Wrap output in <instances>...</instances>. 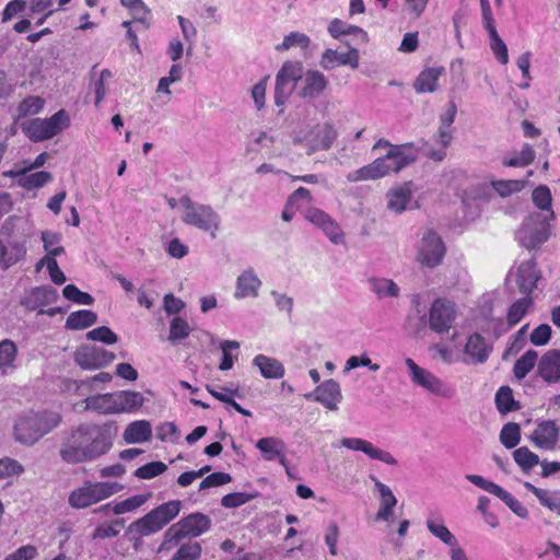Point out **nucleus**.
<instances>
[{
    "instance_id": "f257e3e1",
    "label": "nucleus",
    "mask_w": 560,
    "mask_h": 560,
    "mask_svg": "<svg viewBox=\"0 0 560 560\" xmlns=\"http://www.w3.org/2000/svg\"><path fill=\"white\" fill-rule=\"evenodd\" d=\"M381 148H388V152L372 163L349 173L347 176L349 182L378 179L390 173H397L416 161L412 143L392 144L386 139H380L374 143L373 150Z\"/></svg>"
},
{
    "instance_id": "f03ea898",
    "label": "nucleus",
    "mask_w": 560,
    "mask_h": 560,
    "mask_svg": "<svg viewBox=\"0 0 560 560\" xmlns=\"http://www.w3.org/2000/svg\"><path fill=\"white\" fill-rule=\"evenodd\" d=\"M59 422L60 417L55 412L30 411L16 421L14 425L15 439L23 444L32 445L56 428Z\"/></svg>"
},
{
    "instance_id": "7ed1b4c3",
    "label": "nucleus",
    "mask_w": 560,
    "mask_h": 560,
    "mask_svg": "<svg viewBox=\"0 0 560 560\" xmlns=\"http://www.w3.org/2000/svg\"><path fill=\"white\" fill-rule=\"evenodd\" d=\"M182 501L171 500L151 510L144 516L132 522L128 530L131 534L144 537L160 532L171 523L180 512Z\"/></svg>"
},
{
    "instance_id": "20e7f679",
    "label": "nucleus",
    "mask_w": 560,
    "mask_h": 560,
    "mask_svg": "<svg viewBox=\"0 0 560 560\" xmlns=\"http://www.w3.org/2000/svg\"><path fill=\"white\" fill-rule=\"evenodd\" d=\"M72 433L84 451L96 452L93 459L107 453L113 445L112 429L107 424L82 423Z\"/></svg>"
},
{
    "instance_id": "39448f33",
    "label": "nucleus",
    "mask_w": 560,
    "mask_h": 560,
    "mask_svg": "<svg viewBox=\"0 0 560 560\" xmlns=\"http://www.w3.org/2000/svg\"><path fill=\"white\" fill-rule=\"evenodd\" d=\"M121 487L117 482L101 481V482H85L84 486L71 491L68 498L70 506L73 509H86L93 504H96L115 493H117Z\"/></svg>"
},
{
    "instance_id": "423d86ee",
    "label": "nucleus",
    "mask_w": 560,
    "mask_h": 560,
    "mask_svg": "<svg viewBox=\"0 0 560 560\" xmlns=\"http://www.w3.org/2000/svg\"><path fill=\"white\" fill-rule=\"evenodd\" d=\"M180 202L184 207L183 221L215 237L220 226L219 214L210 206L194 203L189 197H183Z\"/></svg>"
},
{
    "instance_id": "0eeeda50",
    "label": "nucleus",
    "mask_w": 560,
    "mask_h": 560,
    "mask_svg": "<svg viewBox=\"0 0 560 560\" xmlns=\"http://www.w3.org/2000/svg\"><path fill=\"white\" fill-rule=\"evenodd\" d=\"M211 520L202 513H191L173 524L165 533V541L178 544L184 538L198 537L206 533Z\"/></svg>"
},
{
    "instance_id": "6e6552de",
    "label": "nucleus",
    "mask_w": 560,
    "mask_h": 560,
    "mask_svg": "<svg viewBox=\"0 0 560 560\" xmlns=\"http://www.w3.org/2000/svg\"><path fill=\"white\" fill-rule=\"evenodd\" d=\"M457 318L456 304L447 299H435L429 310V327L436 334H446Z\"/></svg>"
},
{
    "instance_id": "1a4fd4ad",
    "label": "nucleus",
    "mask_w": 560,
    "mask_h": 560,
    "mask_svg": "<svg viewBox=\"0 0 560 560\" xmlns=\"http://www.w3.org/2000/svg\"><path fill=\"white\" fill-rule=\"evenodd\" d=\"M445 250L442 238L436 232L430 230L422 236L417 259L422 266L434 268L442 262Z\"/></svg>"
},
{
    "instance_id": "9d476101",
    "label": "nucleus",
    "mask_w": 560,
    "mask_h": 560,
    "mask_svg": "<svg viewBox=\"0 0 560 560\" xmlns=\"http://www.w3.org/2000/svg\"><path fill=\"white\" fill-rule=\"evenodd\" d=\"M466 478L476 487L501 499L517 516L523 518L528 516L527 508L501 486L489 481L479 475H467Z\"/></svg>"
},
{
    "instance_id": "9b49d317",
    "label": "nucleus",
    "mask_w": 560,
    "mask_h": 560,
    "mask_svg": "<svg viewBox=\"0 0 560 560\" xmlns=\"http://www.w3.org/2000/svg\"><path fill=\"white\" fill-rule=\"evenodd\" d=\"M115 354L104 348L83 345L74 352L75 363L83 370H95L108 365Z\"/></svg>"
},
{
    "instance_id": "f8f14e48",
    "label": "nucleus",
    "mask_w": 560,
    "mask_h": 560,
    "mask_svg": "<svg viewBox=\"0 0 560 560\" xmlns=\"http://www.w3.org/2000/svg\"><path fill=\"white\" fill-rule=\"evenodd\" d=\"M406 365L409 369L411 381L425 388L427 390L441 395L443 397H450L452 390L450 387L444 385V383L436 377L433 373L419 366L412 359H406Z\"/></svg>"
},
{
    "instance_id": "ddd939ff",
    "label": "nucleus",
    "mask_w": 560,
    "mask_h": 560,
    "mask_svg": "<svg viewBox=\"0 0 560 560\" xmlns=\"http://www.w3.org/2000/svg\"><path fill=\"white\" fill-rule=\"evenodd\" d=\"M560 429L553 420H544L537 423L529 435V440L537 448L552 451L557 447Z\"/></svg>"
},
{
    "instance_id": "4468645a",
    "label": "nucleus",
    "mask_w": 560,
    "mask_h": 560,
    "mask_svg": "<svg viewBox=\"0 0 560 560\" xmlns=\"http://www.w3.org/2000/svg\"><path fill=\"white\" fill-rule=\"evenodd\" d=\"M307 398L313 397L315 401L320 402L328 410L335 411L342 400V394L338 382L335 380H326L318 385L313 394L307 395Z\"/></svg>"
},
{
    "instance_id": "2eb2a0df",
    "label": "nucleus",
    "mask_w": 560,
    "mask_h": 560,
    "mask_svg": "<svg viewBox=\"0 0 560 560\" xmlns=\"http://www.w3.org/2000/svg\"><path fill=\"white\" fill-rule=\"evenodd\" d=\"M340 443L349 450L363 452L372 459H377L388 465L397 464V460L389 452L375 447L366 440L360 438H343Z\"/></svg>"
},
{
    "instance_id": "dca6fc26",
    "label": "nucleus",
    "mask_w": 560,
    "mask_h": 560,
    "mask_svg": "<svg viewBox=\"0 0 560 560\" xmlns=\"http://www.w3.org/2000/svg\"><path fill=\"white\" fill-rule=\"evenodd\" d=\"M537 374L549 384L560 381L559 349H551L542 354L537 363Z\"/></svg>"
},
{
    "instance_id": "f3484780",
    "label": "nucleus",
    "mask_w": 560,
    "mask_h": 560,
    "mask_svg": "<svg viewBox=\"0 0 560 560\" xmlns=\"http://www.w3.org/2000/svg\"><path fill=\"white\" fill-rule=\"evenodd\" d=\"M337 136V130L330 122L316 126L307 136L312 152L329 150L336 141Z\"/></svg>"
},
{
    "instance_id": "a211bd4d",
    "label": "nucleus",
    "mask_w": 560,
    "mask_h": 560,
    "mask_svg": "<svg viewBox=\"0 0 560 560\" xmlns=\"http://www.w3.org/2000/svg\"><path fill=\"white\" fill-rule=\"evenodd\" d=\"M57 299L58 292L56 289L49 285H42L33 288L31 292L21 300V305L28 311H35L56 302Z\"/></svg>"
},
{
    "instance_id": "6ab92c4d",
    "label": "nucleus",
    "mask_w": 560,
    "mask_h": 560,
    "mask_svg": "<svg viewBox=\"0 0 560 560\" xmlns=\"http://www.w3.org/2000/svg\"><path fill=\"white\" fill-rule=\"evenodd\" d=\"M96 452H93V450L84 451L72 432L60 447V456L68 464H79L93 460V455Z\"/></svg>"
},
{
    "instance_id": "aec40b11",
    "label": "nucleus",
    "mask_w": 560,
    "mask_h": 560,
    "mask_svg": "<svg viewBox=\"0 0 560 560\" xmlns=\"http://www.w3.org/2000/svg\"><path fill=\"white\" fill-rule=\"evenodd\" d=\"M320 65L324 69H331L335 66L359 67V52L355 48H350L347 52H338L334 49H326L322 56Z\"/></svg>"
},
{
    "instance_id": "412c9836",
    "label": "nucleus",
    "mask_w": 560,
    "mask_h": 560,
    "mask_svg": "<svg viewBox=\"0 0 560 560\" xmlns=\"http://www.w3.org/2000/svg\"><path fill=\"white\" fill-rule=\"evenodd\" d=\"M491 347L486 342V339L478 332L470 335L465 345V354L474 364L485 363L491 352Z\"/></svg>"
},
{
    "instance_id": "4be33fe9",
    "label": "nucleus",
    "mask_w": 560,
    "mask_h": 560,
    "mask_svg": "<svg viewBox=\"0 0 560 560\" xmlns=\"http://www.w3.org/2000/svg\"><path fill=\"white\" fill-rule=\"evenodd\" d=\"M445 73L444 67L424 68L413 81L417 93H433L438 90L439 79Z\"/></svg>"
},
{
    "instance_id": "5701e85b",
    "label": "nucleus",
    "mask_w": 560,
    "mask_h": 560,
    "mask_svg": "<svg viewBox=\"0 0 560 560\" xmlns=\"http://www.w3.org/2000/svg\"><path fill=\"white\" fill-rule=\"evenodd\" d=\"M151 492L135 494L119 502L106 503L100 509V511L107 512L110 510L115 515L126 514L136 511L145 504L151 499Z\"/></svg>"
},
{
    "instance_id": "b1692460",
    "label": "nucleus",
    "mask_w": 560,
    "mask_h": 560,
    "mask_svg": "<svg viewBox=\"0 0 560 560\" xmlns=\"http://www.w3.org/2000/svg\"><path fill=\"white\" fill-rule=\"evenodd\" d=\"M256 447L262 453L266 460H279L282 466H287L284 454V442L278 438H262L256 443Z\"/></svg>"
},
{
    "instance_id": "393cba45",
    "label": "nucleus",
    "mask_w": 560,
    "mask_h": 560,
    "mask_svg": "<svg viewBox=\"0 0 560 560\" xmlns=\"http://www.w3.org/2000/svg\"><path fill=\"white\" fill-rule=\"evenodd\" d=\"M328 32L331 35V37L336 39L342 40L343 36H353L361 43L368 42V33L363 28L357 25H351L339 19H334L329 23Z\"/></svg>"
},
{
    "instance_id": "a878e982",
    "label": "nucleus",
    "mask_w": 560,
    "mask_h": 560,
    "mask_svg": "<svg viewBox=\"0 0 560 560\" xmlns=\"http://www.w3.org/2000/svg\"><path fill=\"white\" fill-rule=\"evenodd\" d=\"M540 276L534 260H527L520 265L517 282L521 292L530 293L536 287Z\"/></svg>"
},
{
    "instance_id": "bb28decb",
    "label": "nucleus",
    "mask_w": 560,
    "mask_h": 560,
    "mask_svg": "<svg viewBox=\"0 0 560 560\" xmlns=\"http://www.w3.org/2000/svg\"><path fill=\"white\" fill-rule=\"evenodd\" d=\"M84 402L85 409L93 410L102 415L118 413L115 393L90 396L84 400Z\"/></svg>"
},
{
    "instance_id": "cd10ccee",
    "label": "nucleus",
    "mask_w": 560,
    "mask_h": 560,
    "mask_svg": "<svg viewBox=\"0 0 560 560\" xmlns=\"http://www.w3.org/2000/svg\"><path fill=\"white\" fill-rule=\"evenodd\" d=\"M260 284L261 282L254 273L253 269L245 270L237 278L235 298L257 296Z\"/></svg>"
},
{
    "instance_id": "c85d7f7f",
    "label": "nucleus",
    "mask_w": 560,
    "mask_h": 560,
    "mask_svg": "<svg viewBox=\"0 0 560 560\" xmlns=\"http://www.w3.org/2000/svg\"><path fill=\"white\" fill-rule=\"evenodd\" d=\"M118 413L136 412L144 402V397L140 392L119 390L115 392Z\"/></svg>"
},
{
    "instance_id": "c756f323",
    "label": "nucleus",
    "mask_w": 560,
    "mask_h": 560,
    "mask_svg": "<svg viewBox=\"0 0 560 560\" xmlns=\"http://www.w3.org/2000/svg\"><path fill=\"white\" fill-rule=\"evenodd\" d=\"M375 487L381 495V505L376 513V520L388 522L393 516V509L397 504V499L390 488L381 481H376Z\"/></svg>"
},
{
    "instance_id": "7c9ffc66",
    "label": "nucleus",
    "mask_w": 560,
    "mask_h": 560,
    "mask_svg": "<svg viewBox=\"0 0 560 560\" xmlns=\"http://www.w3.org/2000/svg\"><path fill=\"white\" fill-rule=\"evenodd\" d=\"M151 435V424L145 420L133 421L124 431V440L129 444L147 442Z\"/></svg>"
},
{
    "instance_id": "2f4dec72",
    "label": "nucleus",
    "mask_w": 560,
    "mask_h": 560,
    "mask_svg": "<svg viewBox=\"0 0 560 560\" xmlns=\"http://www.w3.org/2000/svg\"><path fill=\"white\" fill-rule=\"evenodd\" d=\"M304 81L302 95L312 98L318 97L328 85L326 77L317 70L307 71Z\"/></svg>"
},
{
    "instance_id": "473e14b6",
    "label": "nucleus",
    "mask_w": 560,
    "mask_h": 560,
    "mask_svg": "<svg viewBox=\"0 0 560 560\" xmlns=\"http://www.w3.org/2000/svg\"><path fill=\"white\" fill-rule=\"evenodd\" d=\"M525 488L537 498L542 506L560 515V492L541 489L530 482H525Z\"/></svg>"
},
{
    "instance_id": "72a5a7b5",
    "label": "nucleus",
    "mask_w": 560,
    "mask_h": 560,
    "mask_svg": "<svg viewBox=\"0 0 560 560\" xmlns=\"http://www.w3.org/2000/svg\"><path fill=\"white\" fill-rule=\"evenodd\" d=\"M253 362L265 378H281L284 375L283 364L275 358L258 354Z\"/></svg>"
},
{
    "instance_id": "f704fd0d",
    "label": "nucleus",
    "mask_w": 560,
    "mask_h": 560,
    "mask_svg": "<svg viewBox=\"0 0 560 560\" xmlns=\"http://www.w3.org/2000/svg\"><path fill=\"white\" fill-rule=\"evenodd\" d=\"M45 119L33 118L22 125L23 132L34 142L44 141L54 137Z\"/></svg>"
},
{
    "instance_id": "c9c22d12",
    "label": "nucleus",
    "mask_w": 560,
    "mask_h": 560,
    "mask_svg": "<svg viewBox=\"0 0 560 560\" xmlns=\"http://www.w3.org/2000/svg\"><path fill=\"white\" fill-rule=\"evenodd\" d=\"M97 320V315L91 310H80L69 314L65 327L70 330H82L91 327Z\"/></svg>"
},
{
    "instance_id": "e433bc0d",
    "label": "nucleus",
    "mask_w": 560,
    "mask_h": 560,
    "mask_svg": "<svg viewBox=\"0 0 560 560\" xmlns=\"http://www.w3.org/2000/svg\"><path fill=\"white\" fill-rule=\"evenodd\" d=\"M495 407L501 415L518 410L521 405L514 399L513 390L509 386H501L495 393Z\"/></svg>"
},
{
    "instance_id": "4c0bfd02",
    "label": "nucleus",
    "mask_w": 560,
    "mask_h": 560,
    "mask_svg": "<svg viewBox=\"0 0 560 560\" xmlns=\"http://www.w3.org/2000/svg\"><path fill=\"white\" fill-rule=\"evenodd\" d=\"M533 306L530 296H525L515 301L508 310L506 322L509 327L517 325L529 312Z\"/></svg>"
},
{
    "instance_id": "58836bf2",
    "label": "nucleus",
    "mask_w": 560,
    "mask_h": 560,
    "mask_svg": "<svg viewBox=\"0 0 560 560\" xmlns=\"http://www.w3.org/2000/svg\"><path fill=\"white\" fill-rule=\"evenodd\" d=\"M538 353L535 350H527L521 358H518L513 366L514 376L517 380H523L538 363Z\"/></svg>"
},
{
    "instance_id": "ea45409f",
    "label": "nucleus",
    "mask_w": 560,
    "mask_h": 560,
    "mask_svg": "<svg viewBox=\"0 0 560 560\" xmlns=\"http://www.w3.org/2000/svg\"><path fill=\"white\" fill-rule=\"evenodd\" d=\"M535 160V151L529 143H525L521 151L510 159L503 160V165L509 167H524Z\"/></svg>"
},
{
    "instance_id": "a19ab883",
    "label": "nucleus",
    "mask_w": 560,
    "mask_h": 560,
    "mask_svg": "<svg viewBox=\"0 0 560 560\" xmlns=\"http://www.w3.org/2000/svg\"><path fill=\"white\" fill-rule=\"evenodd\" d=\"M21 176L20 185L27 190L38 189L52 180V175L47 171H38Z\"/></svg>"
},
{
    "instance_id": "79ce46f5",
    "label": "nucleus",
    "mask_w": 560,
    "mask_h": 560,
    "mask_svg": "<svg viewBox=\"0 0 560 560\" xmlns=\"http://www.w3.org/2000/svg\"><path fill=\"white\" fill-rule=\"evenodd\" d=\"M26 255V248L23 243L13 242L4 246L2 268H9L23 259Z\"/></svg>"
},
{
    "instance_id": "37998d69",
    "label": "nucleus",
    "mask_w": 560,
    "mask_h": 560,
    "mask_svg": "<svg viewBox=\"0 0 560 560\" xmlns=\"http://www.w3.org/2000/svg\"><path fill=\"white\" fill-rule=\"evenodd\" d=\"M513 458L524 471H529L533 467L539 464L538 455L526 446L516 448L513 452Z\"/></svg>"
},
{
    "instance_id": "c03bdc74",
    "label": "nucleus",
    "mask_w": 560,
    "mask_h": 560,
    "mask_svg": "<svg viewBox=\"0 0 560 560\" xmlns=\"http://www.w3.org/2000/svg\"><path fill=\"white\" fill-rule=\"evenodd\" d=\"M410 199L411 190L408 187H400L388 194V208L401 212L406 209Z\"/></svg>"
},
{
    "instance_id": "a18cd8bd",
    "label": "nucleus",
    "mask_w": 560,
    "mask_h": 560,
    "mask_svg": "<svg viewBox=\"0 0 560 560\" xmlns=\"http://www.w3.org/2000/svg\"><path fill=\"white\" fill-rule=\"evenodd\" d=\"M521 441V428L515 422H509L503 425L500 432V442L506 448L515 447Z\"/></svg>"
},
{
    "instance_id": "49530a36",
    "label": "nucleus",
    "mask_w": 560,
    "mask_h": 560,
    "mask_svg": "<svg viewBox=\"0 0 560 560\" xmlns=\"http://www.w3.org/2000/svg\"><path fill=\"white\" fill-rule=\"evenodd\" d=\"M190 326L185 318L175 316L170 324L168 340L173 342L180 341L190 335Z\"/></svg>"
},
{
    "instance_id": "de8ad7c7",
    "label": "nucleus",
    "mask_w": 560,
    "mask_h": 560,
    "mask_svg": "<svg viewBox=\"0 0 560 560\" xmlns=\"http://www.w3.org/2000/svg\"><path fill=\"white\" fill-rule=\"evenodd\" d=\"M534 205L540 210L550 211L551 217L553 218V211L551 209V191L548 186L539 185L537 186L532 194Z\"/></svg>"
},
{
    "instance_id": "09e8293b",
    "label": "nucleus",
    "mask_w": 560,
    "mask_h": 560,
    "mask_svg": "<svg viewBox=\"0 0 560 560\" xmlns=\"http://www.w3.org/2000/svg\"><path fill=\"white\" fill-rule=\"evenodd\" d=\"M525 180L517 179H500L491 182V186L501 197H509L514 192L521 191L525 187Z\"/></svg>"
},
{
    "instance_id": "8fccbe9b",
    "label": "nucleus",
    "mask_w": 560,
    "mask_h": 560,
    "mask_svg": "<svg viewBox=\"0 0 560 560\" xmlns=\"http://www.w3.org/2000/svg\"><path fill=\"white\" fill-rule=\"evenodd\" d=\"M124 525L125 521L122 518H116L109 523H103L95 528L93 533V538L106 539L116 537L119 534L120 528L124 527Z\"/></svg>"
},
{
    "instance_id": "3c124183",
    "label": "nucleus",
    "mask_w": 560,
    "mask_h": 560,
    "mask_svg": "<svg viewBox=\"0 0 560 560\" xmlns=\"http://www.w3.org/2000/svg\"><path fill=\"white\" fill-rule=\"evenodd\" d=\"M488 33L490 37V48L493 55L495 56L499 62H501L502 65H506L509 62V54L505 43L499 36L497 28L488 31Z\"/></svg>"
},
{
    "instance_id": "603ef678",
    "label": "nucleus",
    "mask_w": 560,
    "mask_h": 560,
    "mask_svg": "<svg viewBox=\"0 0 560 560\" xmlns=\"http://www.w3.org/2000/svg\"><path fill=\"white\" fill-rule=\"evenodd\" d=\"M46 161H47V154H46V152H43L36 156V159L34 160L33 163H27L26 161H23L21 163L23 166L15 165V167L13 170L3 172V175L5 177L15 178L20 175L26 174L28 171H32V170L43 166L46 163Z\"/></svg>"
},
{
    "instance_id": "864d4df0",
    "label": "nucleus",
    "mask_w": 560,
    "mask_h": 560,
    "mask_svg": "<svg viewBox=\"0 0 560 560\" xmlns=\"http://www.w3.org/2000/svg\"><path fill=\"white\" fill-rule=\"evenodd\" d=\"M311 39L307 35L300 32H291L284 36L283 42L277 45V50H288L292 47H301L303 49L308 48Z\"/></svg>"
},
{
    "instance_id": "5fc2aeb1",
    "label": "nucleus",
    "mask_w": 560,
    "mask_h": 560,
    "mask_svg": "<svg viewBox=\"0 0 560 560\" xmlns=\"http://www.w3.org/2000/svg\"><path fill=\"white\" fill-rule=\"evenodd\" d=\"M44 100L39 96H27L18 106L20 117L38 114L44 107Z\"/></svg>"
},
{
    "instance_id": "6e6d98bb",
    "label": "nucleus",
    "mask_w": 560,
    "mask_h": 560,
    "mask_svg": "<svg viewBox=\"0 0 560 560\" xmlns=\"http://www.w3.org/2000/svg\"><path fill=\"white\" fill-rule=\"evenodd\" d=\"M371 287L378 298L397 296L399 293L397 284L388 279H372Z\"/></svg>"
},
{
    "instance_id": "4d7b16f0",
    "label": "nucleus",
    "mask_w": 560,
    "mask_h": 560,
    "mask_svg": "<svg viewBox=\"0 0 560 560\" xmlns=\"http://www.w3.org/2000/svg\"><path fill=\"white\" fill-rule=\"evenodd\" d=\"M294 84L284 81L281 75L276 77V86H275V104L280 107L285 104L290 95L294 90Z\"/></svg>"
},
{
    "instance_id": "13d9d810",
    "label": "nucleus",
    "mask_w": 560,
    "mask_h": 560,
    "mask_svg": "<svg viewBox=\"0 0 560 560\" xmlns=\"http://www.w3.org/2000/svg\"><path fill=\"white\" fill-rule=\"evenodd\" d=\"M62 294L67 300L77 304L92 305L94 303V299L91 294L79 290L74 284H67L62 290Z\"/></svg>"
},
{
    "instance_id": "bf43d9fd",
    "label": "nucleus",
    "mask_w": 560,
    "mask_h": 560,
    "mask_svg": "<svg viewBox=\"0 0 560 560\" xmlns=\"http://www.w3.org/2000/svg\"><path fill=\"white\" fill-rule=\"evenodd\" d=\"M427 527L429 532L442 540L444 544L448 546H456L457 540L455 536L448 530V528L443 524H436L432 520L427 521Z\"/></svg>"
},
{
    "instance_id": "052dcab7",
    "label": "nucleus",
    "mask_w": 560,
    "mask_h": 560,
    "mask_svg": "<svg viewBox=\"0 0 560 560\" xmlns=\"http://www.w3.org/2000/svg\"><path fill=\"white\" fill-rule=\"evenodd\" d=\"M167 469V466L163 462H151L140 466L135 476L140 479H152Z\"/></svg>"
},
{
    "instance_id": "680f3d73",
    "label": "nucleus",
    "mask_w": 560,
    "mask_h": 560,
    "mask_svg": "<svg viewBox=\"0 0 560 560\" xmlns=\"http://www.w3.org/2000/svg\"><path fill=\"white\" fill-rule=\"evenodd\" d=\"M200 555V545L198 542H188L182 545L170 560H198Z\"/></svg>"
},
{
    "instance_id": "e2e57ef3",
    "label": "nucleus",
    "mask_w": 560,
    "mask_h": 560,
    "mask_svg": "<svg viewBox=\"0 0 560 560\" xmlns=\"http://www.w3.org/2000/svg\"><path fill=\"white\" fill-rule=\"evenodd\" d=\"M46 124L50 127L49 130L54 135H58L61 130L69 127L70 119L65 109H60L51 117L45 118Z\"/></svg>"
},
{
    "instance_id": "0e129e2a",
    "label": "nucleus",
    "mask_w": 560,
    "mask_h": 560,
    "mask_svg": "<svg viewBox=\"0 0 560 560\" xmlns=\"http://www.w3.org/2000/svg\"><path fill=\"white\" fill-rule=\"evenodd\" d=\"M88 338L106 345H114L118 340L117 335L107 326H101L90 330Z\"/></svg>"
},
{
    "instance_id": "69168bd1",
    "label": "nucleus",
    "mask_w": 560,
    "mask_h": 560,
    "mask_svg": "<svg viewBox=\"0 0 560 560\" xmlns=\"http://www.w3.org/2000/svg\"><path fill=\"white\" fill-rule=\"evenodd\" d=\"M16 357V346L13 341L5 339L0 342V368L11 365Z\"/></svg>"
},
{
    "instance_id": "338daca9",
    "label": "nucleus",
    "mask_w": 560,
    "mask_h": 560,
    "mask_svg": "<svg viewBox=\"0 0 560 560\" xmlns=\"http://www.w3.org/2000/svg\"><path fill=\"white\" fill-rule=\"evenodd\" d=\"M551 327L548 324H540L532 331L529 340L534 346L541 347L549 342L551 338Z\"/></svg>"
},
{
    "instance_id": "774afa93",
    "label": "nucleus",
    "mask_w": 560,
    "mask_h": 560,
    "mask_svg": "<svg viewBox=\"0 0 560 560\" xmlns=\"http://www.w3.org/2000/svg\"><path fill=\"white\" fill-rule=\"evenodd\" d=\"M24 471L23 466L15 459L4 457L0 459V479L19 476Z\"/></svg>"
}]
</instances>
